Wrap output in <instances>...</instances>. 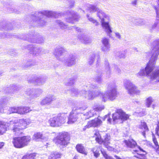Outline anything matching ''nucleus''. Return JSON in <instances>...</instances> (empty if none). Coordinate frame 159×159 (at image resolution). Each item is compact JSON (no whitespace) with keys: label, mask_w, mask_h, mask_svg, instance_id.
<instances>
[{"label":"nucleus","mask_w":159,"mask_h":159,"mask_svg":"<svg viewBox=\"0 0 159 159\" xmlns=\"http://www.w3.org/2000/svg\"><path fill=\"white\" fill-rule=\"evenodd\" d=\"M152 54L150 60L147 64L144 69H141L136 74L139 78L143 76L148 77L151 80L159 82V67L153 71L154 67L155 61L159 54V39L154 41L150 44Z\"/></svg>","instance_id":"nucleus-1"},{"label":"nucleus","mask_w":159,"mask_h":159,"mask_svg":"<svg viewBox=\"0 0 159 159\" xmlns=\"http://www.w3.org/2000/svg\"><path fill=\"white\" fill-rule=\"evenodd\" d=\"M118 93L117 86L114 82L109 83L108 85L107 90L104 93L102 92L99 90L90 91L88 95L86 97L88 100H92L96 97L100 96L102 101L105 102L108 100L113 101L117 97Z\"/></svg>","instance_id":"nucleus-2"},{"label":"nucleus","mask_w":159,"mask_h":159,"mask_svg":"<svg viewBox=\"0 0 159 159\" xmlns=\"http://www.w3.org/2000/svg\"><path fill=\"white\" fill-rule=\"evenodd\" d=\"M67 53V52L63 47H58L56 48L54 52V54L57 58L66 64L68 66H70L75 64L76 55L75 54L69 55L68 59L64 58Z\"/></svg>","instance_id":"nucleus-3"},{"label":"nucleus","mask_w":159,"mask_h":159,"mask_svg":"<svg viewBox=\"0 0 159 159\" xmlns=\"http://www.w3.org/2000/svg\"><path fill=\"white\" fill-rule=\"evenodd\" d=\"M56 13L54 12L48 11H43L38 12V15H32V18L33 22L37 23L39 25L42 26L45 24L47 20L50 17H56Z\"/></svg>","instance_id":"nucleus-4"},{"label":"nucleus","mask_w":159,"mask_h":159,"mask_svg":"<svg viewBox=\"0 0 159 159\" xmlns=\"http://www.w3.org/2000/svg\"><path fill=\"white\" fill-rule=\"evenodd\" d=\"M98 87L96 84L89 83L84 86V89L79 92L78 90L75 88L71 89L72 94L74 96H77L79 95H83L85 98L88 99L86 97L88 95L89 92L90 91L93 92V90L98 89Z\"/></svg>","instance_id":"nucleus-5"},{"label":"nucleus","mask_w":159,"mask_h":159,"mask_svg":"<svg viewBox=\"0 0 159 159\" xmlns=\"http://www.w3.org/2000/svg\"><path fill=\"white\" fill-rule=\"evenodd\" d=\"M66 114L59 113L51 118L49 120L48 122L51 127H60L66 122Z\"/></svg>","instance_id":"nucleus-6"},{"label":"nucleus","mask_w":159,"mask_h":159,"mask_svg":"<svg viewBox=\"0 0 159 159\" xmlns=\"http://www.w3.org/2000/svg\"><path fill=\"white\" fill-rule=\"evenodd\" d=\"M97 15L101 20V22L105 31L109 36L112 32L111 27L108 22L106 21V19H108L109 17L102 10L99 9L97 12Z\"/></svg>","instance_id":"nucleus-7"},{"label":"nucleus","mask_w":159,"mask_h":159,"mask_svg":"<svg viewBox=\"0 0 159 159\" xmlns=\"http://www.w3.org/2000/svg\"><path fill=\"white\" fill-rule=\"evenodd\" d=\"M87 108V106L82 107L76 106L74 107L72 111L70 112L68 118V124H71L75 122L78 119L79 114L82 113L83 111Z\"/></svg>","instance_id":"nucleus-8"},{"label":"nucleus","mask_w":159,"mask_h":159,"mask_svg":"<svg viewBox=\"0 0 159 159\" xmlns=\"http://www.w3.org/2000/svg\"><path fill=\"white\" fill-rule=\"evenodd\" d=\"M69 140L68 133L63 132L59 133L57 137L54 139L53 141L57 146L63 147L67 145Z\"/></svg>","instance_id":"nucleus-9"},{"label":"nucleus","mask_w":159,"mask_h":159,"mask_svg":"<svg viewBox=\"0 0 159 159\" xmlns=\"http://www.w3.org/2000/svg\"><path fill=\"white\" fill-rule=\"evenodd\" d=\"M123 85L128 93L130 95L139 94L140 91L131 81L128 79H125L123 81Z\"/></svg>","instance_id":"nucleus-10"},{"label":"nucleus","mask_w":159,"mask_h":159,"mask_svg":"<svg viewBox=\"0 0 159 159\" xmlns=\"http://www.w3.org/2000/svg\"><path fill=\"white\" fill-rule=\"evenodd\" d=\"M129 116L125 114L121 109H117L116 112L112 115V119L113 121L116 122L118 119L124 120H126L129 118Z\"/></svg>","instance_id":"nucleus-11"},{"label":"nucleus","mask_w":159,"mask_h":159,"mask_svg":"<svg viewBox=\"0 0 159 159\" xmlns=\"http://www.w3.org/2000/svg\"><path fill=\"white\" fill-rule=\"evenodd\" d=\"M7 129L12 130L15 134L19 135L23 130L17 123H14L13 121H9L8 123Z\"/></svg>","instance_id":"nucleus-12"},{"label":"nucleus","mask_w":159,"mask_h":159,"mask_svg":"<svg viewBox=\"0 0 159 159\" xmlns=\"http://www.w3.org/2000/svg\"><path fill=\"white\" fill-rule=\"evenodd\" d=\"M99 116L97 118H95L94 120H92L89 121L87 124L83 128L84 130H85L87 128L90 127H97L100 125L102 123V121L99 118Z\"/></svg>","instance_id":"nucleus-13"},{"label":"nucleus","mask_w":159,"mask_h":159,"mask_svg":"<svg viewBox=\"0 0 159 159\" xmlns=\"http://www.w3.org/2000/svg\"><path fill=\"white\" fill-rule=\"evenodd\" d=\"M76 30L78 32L81 33L78 36V38L81 40V42L87 44L90 43L91 42V40L83 34L84 30L79 27H76Z\"/></svg>","instance_id":"nucleus-14"},{"label":"nucleus","mask_w":159,"mask_h":159,"mask_svg":"<svg viewBox=\"0 0 159 159\" xmlns=\"http://www.w3.org/2000/svg\"><path fill=\"white\" fill-rule=\"evenodd\" d=\"M104 137V139L101 138L100 141H101V143H99L101 144L103 143L105 147L107 148L109 151L113 150L114 149L113 148L110 146L109 145L110 143L109 142L110 138V135L107 134H106Z\"/></svg>","instance_id":"nucleus-15"},{"label":"nucleus","mask_w":159,"mask_h":159,"mask_svg":"<svg viewBox=\"0 0 159 159\" xmlns=\"http://www.w3.org/2000/svg\"><path fill=\"white\" fill-rule=\"evenodd\" d=\"M68 15L69 16L66 19L67 22L69 23H74L75 21L78 20V15L76 12L72 10H70L68 12Z\"/></svg>","instance_id":"nucleus-16"},{"label":"nucleus","mask_w":159,"mask_h":159,"mask_svg":"<svg viewBox=\"0 0 159 159\" xmlns=\"http://www.w3.org/2000/svg\"><path fill=\"white\" fill-rule=\"evenodd\" d=\"M32 123V121L29 118L21 119L19 120L18 122L17 123L23 129H26L27 126Z\"/></svg>","instance_id":"nucleus-17"},{"label":"nucleus","mask_w":159,"mask_h":159,"mask_svg":"<svg viewBox=\"0 0 159 159\" xmlns=\"http://www.w3.org/2000/svg\"><path fill=\"white\" fill-rule=\"evenodd\" d=\"M36 34L30 37V38H29L27 40L33 43H41L44 42V39L42 37L39 36H36Z\"/></svg>","instance_id":"nucleus-18"},{"label":"nucleus","mask_w":159,"mask_h":159,"mask_svg":"<svg viewBox=\"0 0 159 159\" xmlns=\"http://www.w3.org/2000/svg\"><path fill=\"white\" fill-rule=\"evenodd\" d=\"M55 99V97L54 95H47L41 101L40 104L41 105H45L50 103L52 101Z\"/></svg>","instance_id":"nucleus-19"},{"label":"nucleus","mask_w":159,"mask_h":159,"mask_svg":"<svg viewBox=\"0 0 159 159\" xmlns=\"http://www.w3.org/2000/svg\"><path fill=\"white\" fill-rule=\"evenodd\" d=\"M18 138L23 148L28 146L30 141L31 138L29 136L18 137Z\"/></svg>","instance_id":"nucleus-20"},{"label":"nucleus","mask_w":159,"mask_h":159,"mask_svg":"<svg viewBox=\"0 0 159 159\" xmlns=\"http://www.w3.org/2000/svg\"><path fill=\"white\" fill-rule=\"evenodd\" d=\"M46 80L45 77L43 76H39V77H35L34 80L31 81V82L38 85H41L43 84Z\"/></svg>","instance_id":"nucleus-21"},{"label":"nucleus","mask_w":159,"mask_h":159,"mask_svg":"<svg viewBox=\"0 0 159 159\" xmlns=\"http://www.w3.org/2000/svg\"><path fill=\"white\" fill-rule=\"evenodd\" d=\"M30 49L31 53L33 55L37 56L41 54L42 53V49L39 47H35L30 45Z\"/></svg>","instance_id":"nucleus-22"},{"label":"nucleus","mask_w":159,"mask_h":159,"mask_svg":"<svg viewBox=\"0 0 159 159\" xmlns=\"http://www.w3.org/2000/svg\"><path fill=\"white\" fill-rule=\"evenodd\" d=\"M9 122L5 123L0 120V135L3 134L7 130Z\"/></svg>","instance_id":"nucleus-23"},{"label":"nucleus","mask_w":159,"mask_h":159,"mask_svg":"<svg viewBox=\"0 0 159 159\" xmlns=\"http://www.w3.org/2000/svg\"><path fill=\"white\" fill-rule=\"evenodd\" d=\"M18 88V87L16 85L12 84L9 87L4 88V92L6 93H13Z\"/></svg>","instance_id":"nucleus-24"},{"label":"nucleus","mask_w":159,"mask_h":159,"mask_svg":"<svg viewBox=\"0 0 159 159\" xmlns=\"http://www.w3.org/2000/svg\"><path fill=\"white\" fill-rule=\"evenodd\" d=\"M126 147L127 148H134L137 147V144L136 142L133 139L128 140H125L124 141Z\"/></svg>","instance_id":"nucleus-25"},{"label":"nucleus","mask_w":159,"mask_h":159,"mask_svg":"<svg viewBox=\"0 0 159 159\" xmlns=\"http://www.w3.org/2000/svg\"><path fill=\"white\" fill-rule=\"evenodd\" d=\"M17 113L24 114L27 113L31 111L28 107H17Z\"/></svg>","instance_id":"nucleus-26"},{"label":"nucleus","mask_w":159,"mask_h":159,"mask_svg":"<svg viewBox=\"0 0 159 159\" xmlns=\"http://www.w3.org/2000/svg\"><path fill=\"white\" fill-rule=\"evenodd\" d=\"M12 143L15 147L18 148H23L22 146L21 143L18 137L13 138V139Z\"/></svg>","instance_id":"nucleus-27"},{"label":"nucleus","mask_w":159,"mask_h":159,"mask_svg":"<svg viewBox=\"0 0 159 159\" xmlns=\"http://www.w3.org/2000/svg\"><path fill=\"white\" fill-rule=\"evenodd\" d=\"M139 128L143 130V131L142 132V134L145 137L146 132L149 130L146 123L144 122H141L139 126Z\"/></svg>","instance_id":"nucleus-28"},{"label":"nucleus","mask_w":159,"mask_h":159,"mask_svg":"<svg viewBox=\"0 0 159 159\" xmlns=\"http://www.w3.org/2000/svg\"><path fill=\"white\" fill-rule=\"evenodd\" d=\"M105 71L107 77L109 78L111 75L109 64L107 61H106L105 62Z\"/></svg>","instance_id":"nucleus-29"},{"label":"nucleus","mask_w":159,"mask_h":159,"mask_svg":"<svg viewBox=\"0 0 159 159\" xmlns=\"http://www.w3.org/2000/svg\"><path fill=\"white\" fill-rule=\"evenodd\" d=\"M75 148L77 151L85 155L87 154V152L85 150L84 147L83 146L82 144H77Z\"/></svg>","instance_id":"nucleus-30"},{"label":"nucleus","mask_w":159,"mask_h":159,"mask_svg":"<svg viewBox=\"0 0 159 159\" xmlns=\"http://www.w3.org/2000/svg\"><path fill=\"white\" fill-rule=\"evenodd\" d=\"M61 154L57 152H54L52 153L48 157V159H60Z\"/></svg>","instance_id":"nucleus-31"},{"label":"nucleus","mask_w":159,"mask_h":159,"mask_svg":"<svg viewBox=\"0 0 159 159\" xmlns=\"http://www.w3.org/2000/svg\"><path fill=\"white\" fill-rule=\"evenodd\" d=\"M42 89H34V93L32 94L33 98H35L39 97L43 93Z\"/></svg>","instance_id":"nucleus-32"},{"label":"nucleus","mask_w":159,"mask_h":159,"mask_svg":"<svg viewBox=\"0 0 159 159\" xmlns=\"http://www.w3.org/2000/svg\"><path fill=\"white\" fill-rule=\"evenodd\" d=\"M99 9L96 5H89L88 6V9L91 13L97 12Z\"/></svg>","instance_id":"nucleus-33"},{"label":"nucleus","mask_w":159,"mask_h":159,"mask_svg":"<svg viewBox=\"0 0 159 159\" xmlns=\"http://www.w3.org/2000/svg\"><path fill=\"white\" fill-rule=\"evenodd\" d=\"M101 148L100 146L98 147H95L92 149V151H93L94 155L95 157H97L99 156L100 155L99 152L100 151H101Z\"/></svg>","instance_id":"nucleus-34"},{"label":"nucleus","mask_w":159,"mask_h":159,"mask_svg":"<svg viewBox=\"0 0 159 159\" xmlns=\"http://www.w3.org/2000/svg\"><path fill=\"white\" fill-rule=\"evenodd\" d=\"M96 57H97V58H99V56L98 55H96L95 54H93L91 55L89 58V65H92L94 62Z\"/></svg>","instance_id":"nucleus-35"},{"label":"nucleus","mask_w":159,"mask_h":159,"mask_svg":"<svg viewBox=\"0 0 159 159\" xmlns=\"http://www.w3.org/2000/svg\"><path fill=\"white\" fill-rule=\"evenodd\" d=\"M96 115V112L94 108L90 110L88 112L85 113L84 115H86L88 117V118L94 116Z\"/></svg>","instance_id":"nucleus-36"},{"label":"nucleus","mask_w":159,"mask_h":159,"mask_svg":"<svg viewBox=\"0 0 159 159\" xmlns=\"http://www.w3.org/2000/svg\"><path fill=\"white\" fill-rule=\"evenodd\" d=\"M56 23L62 29H65L67 28V26L60 20H57Z\"/></svg>","instance_id":"nucleus-37"},{"label":"nucleus","mask_w":159,"mask_h":159,"mask_svg":"<svg viewBox=\"0 0 159 159\" xmlns=\"http://www.w3.org/2000/svg\"><path fill=\"white\" fill-rule=\"evenodd\" d=\"M34 139L35 140H37L39 139H44V137L42 133L40 132H37L34 134Z\"/></svg>","instance_id":"nucleus-38"},{"label":"nucleus","mask_w":159,"mask_h":159,"mask_svg":"<svg viewBox=\"0 0 159 159\" xmlns=\"http://www.w3.org/2000/svg\"><path fill=\"white\" fill-rule=\"evenodd\" d=\"M152 29L159 31V19H156L154 23L151 26Z\"/></svg>","instance_id":"nucleus-39"},{"label":"nucleus","mask_w":159,"mask_h":159,"mask_svg":"<svg viewBox=\"0 0 159 159\" xmlns=\"http://www.w3.org/2000/svg\"><path fill=\"white\" fill-rule=\"evenodd\" d=\"M133 23L135 25H144L145 22V21L141 19H136Z\"/></svg>","instance_id":"nucleus-40"},{"label":"nucleus","mask_w":159,"mask_h":159,"mask_svg":"<svg viewBox=\"0 0 159 159\" xmlns=\"http://www.w3.org/2000/svg\"><path fill=\"white\" fill-rule=\"evenodd\" d=\"M101 50L104 53H107L110 50V46L102 45Z\"/></svg>","instance_id":"nucleus-41"},{"label":"nucleus","mask_w":159,"mask_h":159,"mask_svg":"<svg viewBox=\"0 0 159 159\" xmlns=\"http://www.w3.org/2000/svg\"><path fill=\"white\" fill-rule=\"evenodd\" d=\"M36 154L35 153L30 154L29 155H27L23 156L22 159H35V157H36Z\"/></svg>","instance_id":"nucleus-42"},{"label":"nucleus","mask_w":159,"mask_h":159,"mask_svg":"<svg viewBox=\"0 0 159 159\" xmlns=\"http://www.w3.org/2000/svg\"><path fill=\"white\" fill-rule=\"evenodd\" d=\"M87 17L89 21L95 24L96 25H97L98 24V23L97 21V20L90 16L89 15H87Z\"/></svg>","instance_id":"nucleus-43"},{"label":"nucleus","mask_w":159,"mask_h":159,"mask_svg":"<svg viewBox=\"0 0 159 159\" xmlns=\"http://www.w3.org/2000/svg\"><path fill=\"white\" fill-rule=\"evenodd\" d=\"M126 51L118 52L116 54V55L120 58H124L125 57L126 54Z\"/></svg>","instance_id":"nucleus-44"},{"label":"nucleus","mask_w":159,"mask_h":159,"mask_svg":"<svg viewBox=\"0 0 159 159\" xmlns=\"http://www.w3.org/2000/svg\"><path fill=\"white\" fill-rule=\"evenodd\" d=\"M17 107H10L8 110V113L10 114L13 113H17Z\"/></svg>","instance_id":"nucleus-45"},{"label":"nucleus","mask_w":159,"mask_h":159,"mask_svg":"<svg viewBox=\"0 0 159 159\" xmlns=\"http://www.w3.org/2000/svg\"><path fill=\"white\" fill-rule=\"evenodd\" d=\"M102 45L110 46L109 39L106 38H103L102 40Z\"/></svg>","instance_id":"nucleus-46"},{"label":"nucleus","mask_w":159,"mask_h":159,"mask_svg":"<svg viewBox=\"0 0 159 159\" xmlns=\"http://www.w3.org/2000/svg\"><path fill=\"white\" fill-rule=\"evenodd\" d=\"M34 89H27L25 92L26 94L30 96L31 97L33 98V96L32 94L34 93Z\"/></svg>","instance_id":"nucleus-47"},{"label":"nucleus","mask_w":159,"mask_h":159,"mask_svg":"<svg viewBox=\"0 0 159 159\" xmlns=\"http://www.w3.org/2000/svg\"><path fill=\"white\" fill-rule=\"evenodd\" d=\"M152 99L151 97L148 98L146 100V105L147 107H150L152 102Z\"/></svg>","instance_id":"nucleus-48"},{"label":"nucleus","mask_w":159,"mask_h":159,"mask_svg":"<svg viewBox=\"0 0 159 159\" xmlns=\"http://www.w3.org/2000/svg\"><path fill=\"white\" fill-rule=\"evenodd\" d=\"M95 135L97 136L95 138L96 141L98 142V143H101V142L100 141L101 139V136L98 132H96L95 134Z\"/></svg>","instance_id":"nucleus-49"},{"label":"nucleus","mask_w":159,"mask_h":159,"mask_svg":"<svg viewBox=\"0 0 159 159\" xmlns=\"http://www.w3.org/2000/svg\"><path fill=\"white\" fill-rule=\"evenodd\" d=\"M95 135L97 136L95 138L96 141L98 142V143H101V142L100 141L101 139V136L98 132H96L95 134Z\"/></svg>","instance_id":"nucleus-50"},{"label":"nucleus","mask_w":159,"mask_h":159,"mask_svg":"<svg viewBox=\"0 0 159 159\" xmlns=\"http://www.w3.org/2000/svg\"><path fill=\"white\" fill-rule=\"evenodd\" d=\"M96 112L97 111H101L104 109V107L103 105H99L95 107H94Z\"/></svg>","instance_id":"nucleus-51"},{"label":"nucleus","mask_w":159,"mask_h":159,"mask_svg":"<svg viewBox=\"0 0 159 159\" xmlns=\"http://www.w3.org/2000/svg\"><path fill=\"white\" fill-rule=\"evenodd\" d=\"M95 80L98 83H101L102 82V79L101 75H97L95 78Z\"/></svg>","instance_id":"nucleus-52"},{"label":"nucleus","mask_w":159,"mask_h":159,"mask_svg":"<svg viewBox=\"0 0 159 159\" xmlns=\"http://www.w3.org/2000/svg\"><path fill=\"white\" fill-rule=\"evenodd\" d=\"M75 80L74 78H71L70 79L69 81L66 84L68 86H71L73 85L75 83Z\"/></svg>","instance_id":"nucleus-53"},{"label":"nucleus","mask_w":159,"mask_h":159,"mask_svg":"<svg viewBox=\"0 0 159 159\" xmlns=\"http://www.w3.org/2000/svg\"><path fill=\"white\" fill-rule=\"evenodd\" d=\"M8 100L6 98H2L0 101V105H2L3 104H5L7 102Z\"/></svg>","instance_id":"nucleus-54"},{"label":"nucleus","mask_w":159,"mask_h":159,"mask_svg":"<svg viewBox=\"0 0 159 159\" xmlns=\"http://www.w3.org/2000/svg\"><path fill=\"white\" fill-rule=\"evenodd\" d=\"M116 37L119 40H120L122 39V36L118 32H116L115 33Z\"/></svg>","instance_id":"nucleus-55"},{"label":"nucleus","mask_w":159,"mask_h":159,"mask_svg":"<svg viewBox=\"0 0 159 159\" xmlns=\"http://www.w3.org/2000/svg\"><path fill=\"white\" fill-rule=\"evenodd\" d=\"M153 142L155 145V147H157L159 146V145L158 144V143L157 140L156 139L154 136L153 137Z\"/></svg>","instance_id":"nucleus-56"},{"label":"nucleus","mask_w":159,"mask_h":159,"mask_svg":"<svg viewBox=\"0 0 159 159\" xmlns=\"http://www.w3.org/2000/svg\"><path fill=\"white\" fill-rule=\"evenodd\" d=\"M114 70L116 73H119L121 71L118 68L117 66H115Z\"/></svg>","instance_id":"nucleus-57"},{"label":"nucleus","mask_w":159,"mask_h":159,"mask_svg":"<svg viewBox=\"0 0 159 159\" xmlns=\"http://www.w3.org/2000/svg\"><path fill=\"white\" fill-rule=\"evenodd\" d=\"M101 153H102V154L103 155V156L105 158L108 156V155L107 154L105 151L104 150V149H102L101 148Z\"/></svg>","instance_id":"nucleus-58"},{"label":"nucleus","mask_w":159,"mask_h":159,"mask_svg":"<svg viewBox=\"0 0 159 159\" xmlns=\"http://www.w3.org/2000/svg\"><path fill=\"white\" fill-rule=\"evenodd\" d=\"M75 4V1L74 0H70L69 2V7L71 8L73 7Z\"/></svg>","instance_id":"nucleus-59"},{"label":"nucleus","mask_w":159,"mask_h":159,"mask_svg":"<svg viewBox=\"0 0 159 159\" xmlns=\"http://www.w3.org/2000/svg\"><path fill=\"white\" fill-rule=\"evenodd\" d=\"M131 4L134 6H135L136 5L138 0H131Z\"/></svg>","instance_id":"nucleus-60"},{"label":"nucleus","mask_w":159,"mask_h":159,"mask_svg":"<svg viewBox=\"0 0 159 159\" xmlns=\"http://www.w3.org/2000/svg\"><path fill=\"white\" fill-rule=\"evenodd\" d=\"M159 130V125H157V127H156L155 129V133L157 135L159 134L158 133V131Z\"/></svg>","instance_id":"nucleus-61"},{"label":"nucleus","mask_w":159,"mask_h":159,"mask_svg":"<svg viewBox=\"0 0 159 159\" xmlns=\"http://www.w3.org/2000/svg\"><path fill=\"white\" fill-rule=\"evenodd\" d=\"M155 9L156 13L157 16L159 18V10L156 7H155Z\"/></svg>","instance_id":"nucleus-62"},{"label":"nucleus","mask_w":159,"mask_h":159,"mask_svg":"<svg viewBox=\"0 0 159 159\" xmlns=\"http://www.w3.org/2000/svg\"><path fill=\"white\" fill-rule=\"evenodd\" d=\"M33 65V63L32 61H29L27 63V66L28 67Z\"/></svg>","instance_id":"nucleus-63"},{"label":"nucleus","mask_w":159,"mask_h":159,"mask_svg":"<svg viewBox=\"0 0 159 159\" xmlns=\"http://www.w3.org/2000/svg\"><path fill=\"white\" fill-rule=\"evenodd\" d=\"M154 148L156 152L159 154V146L157 147H155Z\"/></svg>","instance_id":"nucleus-64"}]
</instances>
